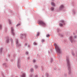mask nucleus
<instances>
[{"instance_id":"1","label":"nucleus","mask_w":77,"mask_h":77,"mask_svg":"<svg viewBox=\"0 0 77 77\" xmlns=\"http://www.w3.org/2000/svg\"><path fill=\"white\" fill-rule=\"evenodd\" d=\"M54 45L56 51L58 53H60V49L59 46L56 44H54Z\"/></svg>"},{"instance_id":"2","label":"nucleus","mask_w":77,"mask_h":77,"mask_svg":"<svg viewBox=\"0 0 77 77\" xmlns=\"http://www.w3.org/2000/svg\"><path fill=\"white\" fill-rule=\"evenodd\" d=\"M67 63L68 67V69L69 70V74H70L71 72V67H70V64H69V60L67 59Z\"/></svg>"},{"instance_id":"3","label":"nucleus","mask_w":77,"mask_h":77,"mask_svg":"<svg viewBox=\"0 0 77 77\" xmlns=\"http://www.w3.org/2000/svg\"><path fill=\"white\" fill-rule=\"evenodd\" d=\"M39 23L42 24V25L43 26H46V24L42 21H40L39 22Z\"/></svg>"},{"instance_id":"4","label":"nucleus","mask_w":77,"mask_h":77,"mask_svg":"<svg viewBox=\"0 0 77 77\" xmlns=\"http://www.w3.org/2000/svg\"><path fill=\"white\" fill-rule=\"evenodd\" d=\"M16 43L17 47H20V46H21V45L19 44L18 43L17 39H16Z\"/></svg>"},{"instance_id":"5","label":"nucleus","mask_w":77,"mask_h":77,"mask_svg":"<svg viewBox=\"0 0 77 77\" xmlns=\"http://www.w3.org/2000/svg\"><path fill=\"white\" fill-rule=\"evenodd\" d=\"M11 30L12 34L13 35H15V33H14V29H13V27H11Z\"/></svg>"},{"instance_id":"6","label":"nucleus","mask_w":77,"mask_h":77,"mask_svg":"<svg viewBox=\"0 0 77 77\" xmlns=\"http://www.w3.org/2000/svg\"><path fill=\"white\" fill-rule=\"evenodd\" d=\"M69 39L71 42L72 43V40H73V38H72V36H71L70 37Z\"/></svg>"},{"instance_id":"7","label":"nucleus","mask_w":77,"mask_h":77,"mask_svg":"<svg viewBox=\"0 0 77 77\" xmlns=\"http://www.w3.org/2000/svg\"><path fill=\"white\" fill-rule=\"evenodd\" d=\"M17 66L18 68H21V65L20 63L17 64Z\"/></svg>"},{"instance_id":"8","label":"nucleus","mask_w":77,"mask_h":77,"mask_svg":"<svg viewBox=\"0 0 77 77\" xmlns=\"http://www.w3.org/2000/svg\"><path fill=\"white\" fill-rule=\"evenodd\" d=\"M64 8V6L63 5H61L60 7V9L61 10L62 9H63Z\"/></svg>"},{"instance_id":"9","label":"nucleus","mask_w":77,"mask_h":77,"mask_svg":"<svg viewBox=\"0 0 77 77\" xmlns=\"http://www.w3.org/2000/svg\"><path fill=\"white\" fill-rule=\"evenodd\" d=\"M22 77H26V74L24 73H23L22 75H21Z\"/></svg>"},{"instance_id":"10","label":"nucleus","mask_w":77,"mask_h":77,"mask_svg":"<svg viewBox=\"0 0 77 77\" xmlns=\"http://www.w3.org/2000/svg\"><path fill=\"white\" fill-rule=\"evenodd\" d=\"M51 5L52 6H55V4L53 2L51 3Z\"/></svg>"},{"instance_id":"11","label":"nucleus","mask_w":77,"mask_h":77,"mask_svg":"<svg viewBox=\"0 0 77 77\" xmlns=\"http://www.w3.org/2000/svg\"><path fill=\"white\" fill-rule=\"evenodd\" d=\"M50 36V35L49 34H47L46 35V36L47 38H49V37Z\"/></svg>"},{"instance_id":"12","label":"nucleus","mask_w":77,"mask_h":77,"mask_svg":"<svg viewBox=\"0 0 77 77\" xmlns=\"http://www.w3.org/2000/svg\"><path fill=\"white\" fill-rule=\"evenodd\" d=\"M9 24H12V22H11V20H9Z\"/></svg>"},{"instance_id":"13","label":"nucleus","mask_w":77,"mask_h":77,"mask_svg":"<svg viewBox=\"0 0 77 77\" xmlns=\"http://www.w3.org/2000/svg\"><path fill=\"white\" fill-rule=\"evenodd\" d=\"M33 44L34 45H37V43L36 42H34L33 43Z\"/></svg>"},{"instance_id":"14","label":"nucleus","mask_w":77,"mask_h":77,"mask_svg":"<svg viewBox=\"0 0 77 77\" xmlns=\"http://www.w3.org/2000/svg\"><path fill=\"white\" fill-rule=\"evenodd\" d=\"M12 41H13V40H12V38H10V42H12Z\"/></svg>"},{"instance_id":"15","label":"nucleus","mask_w":77,"mask_h":77,"mask_svg":"<svg viewBox=\"0 0 77 77\" xmlns=\"http://www.w3.org/2000/svg\"><path fill=\"white\" fill-rule=\"evenodd\" d=\"M33 71H34L33 69H30L31 72H33Z\"/></svg>"},{"instance_id":"16","label":"nucleus","mask_w":77,"mask_h":77,"mask_svg":"<svg viewBox=\"0 0 77 77\" xmlns=\"http://www.w3.org/2000/svg\"><path fill=\"white\" fill-rule=\"evenodd\" d=\"M39 32H37V36H39Z\"/></svg>"},{"instance_id":"17","label":"nucleus","mask_w":77,"mask_h":77,"mask_svg":"<svg viewBox=\"0 0 77 77\" xmlns=\"http://www.w3.org/2000/svg\"><path fill=\"white\" fill-rule=\"evenodd\" d=\"M51 11H53L54 10V8L52 7L51 8Z\"/></svg>"},{"instance_id":"18","label":"nucleus","mask_w":77,"mask_h":77,"mask_svg":"<svg viewBox=\"0 0 77 77\" xmlns=\"http://www.w3.org/2000/svg\"><path fill=\"white\" fill-rule=\"evenodd\" d=\"M59 26H63V24H62L60 23L59 24Z\"/></svg>"},{"instance_id":"19","label":"nucleus","mask_w":77,"mask_h":77,"mask_svg":"<svg viewBox=\"0 0 77 77\" xmlns=\"http://www.w3.org/2000/svg\"><path fill=\"white\" fill-rule=\"evenodd\" d=\"M0 29H2V25L1 24L0 25Z\"/></svg>"},{"instance_id":"20","label":"nucleus","mask_w":77,"mask_h":77,"mask_svg":"<svg viewBox=\"0 0 77 77\" xmlns=\"http://www.w3.org/2000/svg\"><path fill=\"white\" fill-rule=\"evenodd\" d=\"M9 39L8 38L7 39V42L8 43V42H9Z\"/></svg>"},{"instance_id":"21","label":"nucleus","mask_w":77,"mask_h":77,"mask_svg":"<svg viewBox=\"0 0 77 77\" xmlns=\"http://www.w3.org/2000/svg\"><path fill=\"white\" fill-rule=\"evenodd\" d=\"M60 22H61V23H64V21H63V20H61L60 21Z\"/></svg>"},{"instance_id":"22","label":"nucleus","mask_w":77,"mask_h":77,"mask_svg":"<svg viewBox=\"0 0 77 77\" xmlns=\"http://www.w3.org/2000/svg\"><path fill=\"white\" fill-rule=\"evenodd\" d=\"M74 39H76V38H77V36L75 35L74 36Z\"/></svg>"},{"instance_id":"23","label":"nucleus","mask_w":77,"mask_h":77,"mask_svg":"<svg viewBox=\"0 0 77 77\" xmlns=\"http://www.w3.org/2000/svg\"><path fill=\"white\" fill-rule=\"evenodd\" d=\"M32 62L34 63H35V62H36V60H33Z\"/></svg>"},{"instance_id":"24","label":"nucleus","mask_w":77,"mask_h":77,"mask_svg":"<svg viewBox=\"0 0 77 77\" xmlns=\"http://www.w3.org/2000/svg\"><path fill=\"white\" fill-rule=\"evenodd\" d=\"M20 23H18L17 24V25H16V26H17V27H18V26H20Z\"/></svg>"},{"instance_id":"25","label":"nucleus","mask_w":77,"mask_h":77,"mask_svg":"<svg viewBox=\"0 0 77 77\" xmlns=\"http://www.w3.org/2000/svg\"><path fill=\"white\" fill-rule=\"evenodd\" d=\"M2 50H3V48H1L0 49V52H2Z\"/></svg>"},{"instance_id":"26","label":"nucleus","mask_w":77,"mask_h":77,"mask_svg":"<svg viewBox=\"0 0 77 77\" xmlns=\"http://www.w3.org/2000/svg\"><path fill=\"white\" fill-rule=\"evenodd\" d=\"M29 54V52H26V54Z\"/></svg>"},{"instance_id":"27","label":"nucleus","mask_w":77,"mask_h":77,"mask_svg":"<svg viewBox=\"0 0 77 77\" xmlns=\"http://www.w3.org/2000/svg\"><path fill=\"white\" fill-rule=\"evenodd\" d=\"M42 42H44V41H45L44 39H42Z\"/></svg>"},{"instance_id":"28","label":"nucleus","mask_w":77,"mask_h":77,"mask_svg":"<svg viewBox=\"0 0 77 77\" xmlns=\"http://www.w3.org/2000/svg\"><path fill=\"white\" fill-rule=\"evenodd\" d=\"M35 68H38V66H35Z\"/></svg>"},{"instance_id":"29","label":"nucleus","mask_w":77,"mask_h":77,"mask_svg":"<svg viewBox=\"0 0 77 77\" xmlns=\"http://www.w3.org/2000/svg\"><path fill=\"white\" fill-rule=\"evenodd\" d=\"M27 45V43H26L25 44V46H26V45Z\"/></svg>"},{"instance_id":"30","label":"nucleus","mask_w":77,"mask_h":77,"mask_svg":"<svg viewBox=\"0 0 77 77\" xmlns=\"http://www.w3.org/2000/svg\"><path fill=\"white\" fill-rule=\"evenodd\" d=\"M23 35H24L25 36H26V34H23Z\"/></svg>"},{"instance_id":"31","label":"nucleus","mask_w":77,"mask_h":77,"mask_svg":"<svg viewBox=\"0 0 77 77\" xmlns=\"http://www.w3.org/2000/svg\"><path fill=\"white\" fill-rule=\"evenodd\" d=\"M72 55H73V56H74V55H75L74 53H72Z\"/></svg>"},{"instance_id":"32","label":"nucleus","mask_w":77,"mask_h":77,"mask_svg":"<svg viewBox=\"0 0 77 77\" xmlns=\"http://www.w3.org/2000/svg\"><path fill=\"white\" fill-rule=\"evenodd\" d=\"M35 77H38V75H36L35 76Z\"/></svg>"},{"instance_id":"33","label":"nucleus","mask_w":77,"mask_h":77,"mask_svg":"<svg viewBox=\"0 0 77 77\" xmlns=\"http://www.w3.org/2000/svg\"><path fill=\"white\" fill-rule=\"evenodd\" d=\"M30 45H29L28 46V47H30Z\"/></svg>"},{"instance_id":"34","label":"nucleus","mask_w":77,"mask_h":77,"mask_svg":"<svg viewBox=\"0 0 77 77\" xmlns=\"http://www.w3.org/2000/svg\"><path fill=\"white\" fill-rule=\"evenodd\" d=\"M32 77V75H31V76L30 75V77Z\"/></svg>"}]
</instances>
